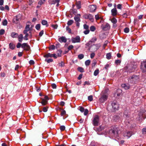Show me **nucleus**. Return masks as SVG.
<instances>
[{
	"label": "nucleus",
	"instance_id": "nucleus-1",
	"mask_svg": "<svg viewBox=\"0 0 146 146\" xmlns=\"http://www.w3.org/2000/svg\"><path fill=\"white\" fill-rule=\"evenodd\" d=\"M83 17L86 19H89L92 22H93L94 21L93 17L91 15L85 14L83 15Z\"/></svg>",
	"mask_w": 146,
	"mask_h": 146
},
{
	"label": "nucleus",
	"instance_id": "nucleus-2",
	"mask_svg": "<svg viewBox=\"0 0 146 146\" xmlns=\"http://www.w3.org/2000/svg\"><path fill=\"white\" fill-rule=\"evenodd\" d=\"M124 137L126 139H128L132 135L131 132L128 131H125L123 133Z\"/></svg>",
	"mask_w": 146,
	"mask_h": 146
},
{
	"label": "nucleus",
	"instance_id": "nucleus-3",
	"mask_svg": "<svg viewBox=\"0 0 146 146\" xmlns=\"http://www.w3.org/2000/svg\"><path fill=\"white\" fill-rule=\"evenodd\" d=\"M99 121V117L98 115H96L94 117L93 120V124L94 126L98 125Z\"/></svg>",
	"mask_w": 146,
	"mask_h": 146
},
{
	"label": "nucleus",
	"instance_id": "nucleus-4",
	"mask_svg": "<svg viewBox=\"0 0 146 146\" xmlns=\"http://www.w3.org/2000/svg\"><path fill=\"white\" fill-rule=\"evenodd\" d=\"M80 38L79 36H77L75 38H73L72 39V41L73 43L79 42H80Z\"/></svg>",
	"mask_w": 146,
	"mask_h": 146
},
{
	"label": "nucleus",
	"instance_id": "nucleus-5",
	"mask_svg": "<svg viewBox=\"0 0 146 146\" xmlns=\"http://www.w3.org/2000/svg\"><path fill=\"white\" fill-rule=\"evenodd\" d=\"M141 69L143 72L146 71V62H143L141 63Z\"/></svg>",
	"mask_w": 146,
	"mask_h": 146
},
{
	"label": "nucleus",
	"instance_id": "nucleus-6",
	"mask_svg": "<svg viewBox=\"0 0 146 146\" xmlns=\"http://www.w3.org/2000/svg\"><path fill=\"white\" fill-rule=\"evenodd\" d=\"M108 96L106 95H104L99 99L100 102H104L107 99Z\"/></svg>",
	"mask_w": 146,
	"mask_h": 146
},
{
	"label": "nucleus",
	"instance_id": "nucleus-7",
	"mask_svg": "<svg viewBox=\"0 0 146 146\" xmlns=\"http://www.w3.org/2000/svg\"><path fill=\"white\" fill-rule=\"evenodd\" d=\"M113 108V111H115L118 110L119 108V105L115 102H113L112 104Z\"/></svg>",
	"mask_w": 146,
	"mask_h": 146
},
{
	"label": "nucleus",
	"instance_id": "nucleus-8",
	"mask_svg": "<svg viewBox=\"0 0 146 146\" xmlns=\"http://www.w3.org/2000/svg\"><path fill=\"white\" fill-rule=\"evenodd\" d=\"M21 47L24 50H28L30 48L29 46L27 43H24L21 45Z\"/></svg>",
	"mask_w": 146,
	"mask_h": 146
},
{
	"label": "nucleus",
	"instance_id": "nucleus-9",
	"mask_svg": "<svg viewBox=\"0 0 146 146\" xmlns=\"http://www.w3.org/2000/svg\"><path fill=\"white\" fill-rule=\"evenodd\" d=\"M30 30V25H27L25 28V29L23 31V33H28L31 34V33Z\"/></svg>",
	"mask_w": 146,
	"mask_h": 146
},
{
	"label": "nucleus",
	"instance_id": "nucleus-10",
	"mask_svg": "<svg viewBox=\"0 0 146 146\" xmlns=\"http://www.w3.org/2000/svg\"><path fill=\"white\" fill-rule=\"evenodd\" d=\"M30 30V25H27L25 28V29L23 31V33H28L31 34V33Z\"/></svg>",
	"mask_w": 146,
	"mask_h": 146
},
{
	"label": "nucleus",
	"instance_id": "nucleus-11",
	"mask_svg": "<svg viewBox=\"0 0 146 146\" xmlns=\"http://www.w3.org/2000/svg\"><path fill=\"white\" fill-rule=\"evenodd\" d=\"M90 10L91 12L95 11L96 9V7L95 5H91L89 6Z\"/></svg>",
	"mask_w": 146,
	"mask_h": 146
},
{
	"label": "nucleus",
	"instance_id": "nucleus-12",
	"mask_svg": "<svg viewBox=\"0 0 146 146\" xmlns=\"http://www.w3.org/2000/svg\"><path fill=\"white\" fill-rule=\"evenodd\" d=\"M101 27L102 29L104 30H107L110 29V26L108 24H106V25L104 26L103 25H102L101 26Z\"/></svg>",
	"mask_w": 146,
	"mask_h": 146
},
{
	"label": "nucleus",
	"instance_id": "nucleus-13",
	"mask_svg": "<svg viewBox=\"0 0 146 146\" xmlns=\"http://www.w3.org/2000/svg\"><path fill=\"white\" fill-rule=\"evenodd\" d=\"M122 90L120 89H117L114 95L115 97L119 96L122 93Z\"/></svg>",
	"mask_w": 146,
	"mask_h": 146
},
{
	"label": "nucleus",
	"instance_id": "nucleus-14",
	"mask_svg": "<svg viewBox=\"0 0 146 146\" xmlns=\"http://www.w3.org/2000/svg\"><path fill=\"white\" fill-rule=\"evenodd\" d=\"M80 15L78 14L74 17V20L76 22H79L80 21Z\"/></svg>",
	"mask_w": 146,
	"mask_h": 146
},
{
	"label": "nucleus",
	"instance_id": "nucleus-15",
	"mask_svg": "<svg viewBox=\"0 0 146 146\" xmlns=\"http://www.w3.org/2000/svg\"><path fill=\"white\" fill-rule=\"evenodd\" d=\"M25 35V36L24 37V39L25 40H28V38H31V33L29 34V33H24Z\"/></svg>",
	"mask_w": 146,
	"mask_h": 146
},
{
	"label": "nucleus",
	"instance_id": "nucleus-16",
	"mask_svg": "<svg viewBox=\"0 0 146 146\" xmlns=\"http://www.w3.org/2000/svg\"><path fill=\"white\" fill-rule=\"evenodd\" d=\"M110 20L112 23L113 24V26L114 27H116V23L117 22V19L113 17L110 19Z\"/></svg>",
	"mask_w": 146,
	"mask_h": 146
},
{
	"label": "nucleus",
	"instance_id": "nucleus-17",
	"mask_svg": "<svg viewBox=\"0 0 146 146\" xmlns=\"http://www.w3.org/2000/svg\"><path fill=\"white\" fill-rule=\"evenodd\" d=\"M121 86L125 90H128L130 88L129 85L128 84H122Z\"/></svg>",
	"mask_w": 146,
	"mask_h": 146
},
{
	"label": "nucleus",
	"instance_id": "nucleus-18",
	"mask_svg": "<svg viewBox=\"0 0 146 146\" xmlns=\"http://www.w3.org/2000/svg\"><path fill=\"white\" fill-rule=\"evenodd\" d=\"M20 15H17L13 19V22L15 23H17V22L19 21L20 18Z\"/></svg>",
	"mask_w": 146,
	"mask_h": 146
},
{
	"label": "nucleus",
	"instance_id": "nucleus-19",
	"mask_svg": "<svg viewBox=\"0 0 146 146\" xmlns=\"http://www.w3.org/2000/svg\"><path fill=\"white\" fill-rule=\"evenodd\" d=\"M66 39L64 37V36H62L59 38V41L60 42H66Z\"/></svg>",
	"mask_w": 146,
	"mask_h": 146
},
{
	"label": "nucleus",
	"instance_id": "nucleus-20",
	"mask_svg": "<svg viewBox=\"0 0 146 146\" xmlns=\"http://www.w3.org/2000/svg\"><path fill=\"white\" fill-rule=\"evenodd\" d=\"M111 14L113 16H115L117 14V11L116 8H113L111 10Z\"/></svg>",
	"mask_w": 146,
	"mask_h": 146
},
{
	"label": "nucleus",
	"instance_id": "nucleus-21",
	"mask_svg": "<svg viewBox=\"0 0 146 146\" xmlns=\"http://www.w3.org/2000/svg\"><path fill=\"white\" fill-rule=\"evenodd\" d=\"M97 40V38L96 37H94L89 41V43L90 44V43H94Z\"/></svg>",
	"mask_w": 146,
	"mask_h": 146
},
{
	"label": "nucleus",
	"instance_id": "nucleus-22",
	"mask_svg": "<svg viewBox=\"0 0 146 146\" xmlns=\"http://www.w3.org/2000/svg\"><path fill=\"white\" fill-rule=\"evenodd\" d=\"M41 23L43 25H46V27H48V24L46 20H42Z\"/></svg>",
	"mask_w": 146,
	"mask_h": 146
},
{
	"label": "nucleus",
	"instance_id": "nucleus-23",
	"mask_svg": "<svg viewBox=\"0 0 146 146\" xmlns=\"http://www.w3.org/2000/svg\"><path fill=\"white\" fill-rule=\"evenodd\" d=\"M76 5L78 9H80L81 8V2L80 1L76 2Z\"/></svg>",
	"mask_w": 146,
	"mask_h": 146
},
{
	"label": "nucleus",
	"instance_id": "nucleus-24",
	"mask_svg": "<svg viewBox=\"0 0 146 146\" xmlns=\"http://www.w3.org/2000/svg\"><path fill=\"white\" fill-rule=\"evenodd\" d=\"M23 38V35L22 34H20L18 36V40L19 42H21Z\"/></svg>",
	"mask_w": 146,
	"mask_h": 146
},
{
	"label": "nucleus",
	"instance_id": "nucleus-25",
	"mask_svg": "<svg viewBox=\"0 0 146 146\" xmlns=\"http://www.w3.org/2000/svg\"><path fill=\"white\" fill-rule=\"evenodd\" d=\"M18 36V34L14 32L12 33L11 34V36L13 38L17 37Z\"/></svg>",
	"mask_w": 146,
	"mask_h": 146
},
{
	"label": "nucleus",
	"instance_id": "nucleus-26",
	"mask_svg": "<svg viewBox=\"0 0 146 146\" xmlns=\"http://www.w3.org/2000/svg\"><path fill=\"white\" fill-rule=\"evenodd\" d=\"M47 102L48 101H47V100H45L42 99V101L41 102V103L44 106L47 104Z\"/></svg>",
	"mask_w": 146,
	"mask_h": 146
},
{
	"label": "nucleus",
	"instance_id": "nucleus-27",
	"mask_svg": "<svg viewBox=\"0 0 146 146\" xmlns=\"http://www.w3.org/2000/svg\"><path fill=\"white\" fill-rule=\"evenodd\" d=\"M52 54L50 53H48L44 56V57L45 58L52 57Z\"/></svg>",
	"mask_w": 146,
	"mask_h": 146
},
{
	"label": "nucleus",
	"instance_id": "nucleus-28",
	"mask_svg": "<svg viewBox=\"0 0 146 146\" xmlns=\"http://www.w3.org/2000/svg\"><path fill=\"white\" fill-rule=\"evenodd\" d=\"M9 48L11 49H14L15 48V45L12 43H10L9 45Z\"/></svg>",
	"mask_w": 146,
	"mask_h": 146
},
{
	"label": "nucleus",
	"instance_id": "nucleus-29",
	"mask_svg": "<svg viewBox=\"0 0 146 146\" xmlns=\"http://www.w3.org/2000/svg\"><path fill=\"white\" fill-rule=\"evenodd\" d=\"M62 51L61 50H59L57 52V56L58 57H60L61 56Z\"/></svg>",
	"mask_w": 146,
	"mask_h": 146
},
{
	"label": "nucleus",
	"instance_id": "nucleus-30",
	"mask_svg": "<svg viewBox=\"0 0 146 146\" xmlns=\"http://www.w3.org/2000/svg\"><path fill=\"white\" fill-rule=\"evenodd\" d=\"M137 76H133L131 77L130 78H129V80L131 81H134L136 78H137Z\"/></svg>",
	"mask_w": 146,
	"mask_h": 146
},
{
	"label": "nucleus",
	"instance_id": "nucleus-31",
	"mask_svg": "<svg viewBox=\"0 0 146 146\" xmlns=\"http://www.w3.org/2000/svg\"><path fill=\"white\" fill-rule=\"evenodd\" d=\"M45 1V0H40L38 3V4L41 5L43 4Z\"/></svg>",
	"mask_w": 146,
	"mask_h": 146
},
{
	"label": "nucleus",
	"instance_id": "nucleus-32",
	"mask_svg": "<svg viewBox=\"0 0 146 146\" xmlns=\"http://www.w3.org/2000/svg\"><path fill=\"white\" fill-rule=\"evenodd\" d=\"M90 29L91 31H94L96 30V28L94 26H92L90 27Z\"/></svg>",
	"mask_w": 146,
	"mask_h": 146
},
{
	"label": "nucleus",
	"instance_id": "nucleus-33",
	"mask_svg": "<svg viewBox=\"0 0 146 146\" xmlns=\"http://www.w3.org/2000/svg\"><path fill=\"white\" fill-rule=\"evenodd\" d=\"M111 54L110 53H108L106 54V58L108 59H110L111 58Z\"/></svg>",
	"mask_w": 146,
	"mask_h": 146
},
{
	"label": "nucleus",
	"instance_id": "nucleus-34",
	"mask_svg": "<svg viewBox=\"0 0 146 146\" xmlns=\"http://www.w3.org/2000/svg\"><path fill=\"white\" fill-rule=\"evenodd\" d=\"M74 22V21L72 20H70L68 21L67 23V24L68 25H71Z\"/></svg>",
	"mask_w": 146,
	"mask_h": 146
},
{
	"label": "nucleus",
	"instance_id": "nucleus-35",
	"mask_svg": "<svg viewBox=\"0 0 146 146\" xmlns=\"http://www.w3.org/2000/svg\"><path fill=\"white\" fill-rule=\"evenodd\" d=\"M45 60L48 63L52 62L53 61V60L51 58H50L48 59H46Z\"/></svg>",
	"mask_w": 146,
	"mask_h": 146
},
{
	"label": "nucleus",
	"instance_id": "nucleus-36",
	"mask_svg": "<svg viewBox=\"0 0 146 146\" xmlns=\"http://www.w3.org/2000/svg\"><path fill=\"white\" fill-rule=\"evenodd\" d=\"M7 21L6 19L4 20L3 22V25L5 26L7 25Z\"/></svg>",
	"mask_w": 146,
	"mask_h": 146
},
{
	"label": "nucleus",
	"instance_id": "nucleus-37",
	"mask_svg": "<svg viewBox=\"0 0 146 146\" xmlns=\"http://www.w3.org/2000/svg\"><path fill=\"white\" fill-rule=\"evenodd\" d=\"M90 61L89 60H88L85 61V64L86 66H88L90 64Z\"/></svg>",
	"mask_w": 146,
	"mask_h": 146
},
{
	"label": "nucleus",
	"instance_id": "nucleus-38",
	"mask_svg": "<svg viewBox=\"0 0 146 146\" xmlns=\"http://www.w3.org/2000/svg\"><path fill=\"white\" fill-rule=\"evenodd\" d=\"M99 71L98 70H95L94 72V75L95 76H97L99 73Z\"/></svg>",
	"mask_w": 146,
	"mask_h": 146
},
{
	"label": "nucleus",
	"instance_id": "nucleus-39",
	"mask_svg": "<svg viewBox=\"0 0 146 146\" xmlns=\"http://www.w3.org/2000/svg\"><path fill=\"white\" fill-rule=\"evenodd\" d=\"M101 18L99 15L98 14L96 15L95 16V19L96 20H98Z\"/></svg>",
	"mask_w": 146,
	"mask_h": 146
},
{
	"label": "nucleus",
	"instance_id": "nucleus-40",
	"mask_svg": "<svg viewBox=\"0 0 146 146\" xmlns=\"http://www.w3.org/2000/svg\"><path fill=\"white\" fill-rule=\"evenodd\" d=\"M56 3L55 2V0H51L50 2L49 3L50 4H56Z\"/></svg>",
	"mask_w": 146,
	"mask_h": 146
},
{
	"label": "nucleus",
	"instance_id": "nucleus-41",
	"mask_svg": "<svg viewBox=\"0 0 146 146\" xmlns=\"http://www.w3.org/2000/svg\"><path fill=\"white\" fill-rule=\"evenodd\" d=\"M78 69L79 71L81 72H83L84 71V69L81 67L78 68Z\"/></svg>",
	"mask_w": 146,
	"mask_h": 146
},
{
	"label": "nucleus",
	"instance_id": "nucleus-42",
	"mask_svg": "<svg viewBox=\"0 0 146 146\" xmlns=\"http://www.w3.org/2000/svg\"><path fill=\"white\" fill-rule=\"evenodd\" d=\"M84 115H86L88 113V109H86L84 110Z\"/></svg>",
	"mask_w": 146,
	"mask_h": 146
},
{
	"label": "nucleus",
	"instance_id": "nucleus-43",
	"mask_svg": "<svg viewBox=\"0 0 146 146\" xmlns=\"http://www.w3.org/2000/svg\"><path fill=\"white\" fill-rule=\"evenodd\" d=\"M84 56L82 54H81L78 55V57L80 59H82L84 58Z\"/></svg>",
	"mask_w": 146,
	"mask_h": 146
},
{
	"label": "nucleus",
	"instance_id": "nucleus-44",
	"mask_svg": "<svg viewBox=\"0 0 146 146\" xmlns=\"http://www.w3.org/2000/svg\"><path fill=\"white\" fill-rule=\"evenodd\" d=\"M84 28L86 30L89 29V27L88 25L86 24H84Z\"/></svg>",
	"mask_w": 146,
	"mask_h": 146
},
{
	"label": "nucleus",
	"instance_id": "nucleus-45",
	"mask_svg": "<svg viewBox=\"0 0 146 146\" xmlns=\"http://www.w3.org/2000/svg\"><path fill=\"white\" fill-rule=\"evenodd\" d=\"M5 33V30L3 29H1L0 30V35H3Z\"/></svg>",
	"mask_w": 146,
	"mask_h": 146
},
{
	"label": "nucleus",
	"instance_id": "nucleus-46",
	"mask_svg": "<svg viewBox=\"0 0 146 146\" xmlns=\"http://www.w3.org/2000/svg\"><path fill=\"white\" fill-rule=\"evenodd\" d=\"M35 28L36 29L38 30L40 29V25L39 24H37L35 27Z\"/></svg>",
	"mask_w": 146,
	"mask_h": 146
},
{
	"label": "nucleus",
	"instance_id": "nucleus-47",
	"mask_svg": "<svg viewBox=\"0 0 146 146\" xmlns=\"http://www.w3.org/2000/svg\"><path fill=\"white\" fill-rule=\"evenodd\" d=\"M88 99L89 100L91 101L93 100V97L92 96H90L88 97Z\"/></svg>",
	"mask_w": 146,
	"mask_h": 146
},
{
	"label": "nucleus",
	"instance_id": "nucleus-48",
	"mask_svg": "<svg viewBox=\"0 0 146 146\" xmlns=\"http://www.w3.org/2000/svg\"><path fill=\"white\" fill-rule=\"evenodd\" d=\"M129 29L128 28H126L124 29V31L125 33H128L129 32Z\"/></svg>",
	"mask_w": 146,
	"mask_h": 146
},
{
	"label": "nucleus",
	"instance_id": "nucleus-49",
	"mask_svg": "<svg viewBox=\"0 0 146 146\" xmlns=\"http://www.w3.org/2000/svg\"><path fill=\"white\" fill-rule=\"evenodd\" d=\"M90 32V31L89 29L86 30V31H84V33L85 35H87Z\"/></svg>",
	"mask_w": 146,
	"mask_h": 146
},
{
	"label": "nucleus",
	"instance_id": "nucleus-50",
	"mask_svg": "<svg viewBox=\"0 0 146 146\" xmlns=\"http://www.w3.org/2000/svg\"><path fill=\"white\" fill-rule=\"evenodd\" d=\"M73 47L74 46L72 45H71L69 46L68 48V49L69 50H70L73 48Z\"/></svg>",
	"mask_w": 146,
	"mask_h": 146
},
{
	"label": "nucleus",
	"instance_id": "nucleus-51",
	"mask_svg": "<svg viewBox=\"0 0 146 146\" xmlns=\"http://www.w3.org/2000/svg\"><path fill=\"white\" fill-rule=\"evenodd\" d=\"M65 127L64 126L62 125L60 127V129L61 131H63L65 129Z\"/></svg>",
	"mask_w": 146,
	"mask_h": 146
},
{
	"label": "nucleus",
	"instance_id": "nucleus-52",
	"mask_svg": "<svg viewBox=\"0 0 146 146\" xmlns=\"http://www.w3.org/2000/svg\"><path fill=\"white\" fill-rule=\"evenodd\" d=\"M121 61L120 60H117L115 61V62L117 64H120L121 63Z\"/></svg>",
	"mask_w": 146,
	"mask_h": 146
},
{
	"label": "nucleus",
	"instance_id": "nucleus-53",
	"mask_svg": "<svg viewBox=\"0 0 146 146\" xmlns=\"http://www.w3.org/2000/svg\"><path fill=\"white\" fill-rule=\"evenodd\" d=\"M142 132L143 134H145L146 133V128H144L142 129Z\"/></svg>",
	"mask_w": 146,
	"mask_h": 146
},
{
	"label": "nucleus",
	"instance_id": "nucleus-54",
	"mask_svg": "<svg viewBox=\"0 0 146 146\" xmlns=\"http://www.w3.org/2000/svg\"><path fill=\"white\" fill-rule=\"evenodd\" d=\"M49 48L50 49L54 50L55 48V46L53 45H51L50 46Z\"/></svg>",
	"mask_w": 146,
	"mask_h": 146
},
{
	"label": "nucleus",
	"instance_id": "nucleus-55",
	"mask_svg": "<svg viewBox=\"0 0 146 146\" xmlns=\"http://www.w3.org/2000/svg\"><path fill=\"white\" fill-rule=\"evenodd\" d=\"M51 86L53 89H56V86L55 84H52Z\"/></svg>",
	"mask_w": 146,
	"mask_h": 146
},
{
	"label": "nucleus",
	"instance_id": "nucleus-56",
	"mask_svg": "<svg viewBox=\"0 0 146 146\" xmlns=\"http://www.w3.org/2000/svg\"><path fill=\"white\" fill-rule=\"evenodd\" d=\"M42 111L44 112H46L47 111V108L46 107H44L42 109Z\"/></svg>",
	"mask_w": 146,
	"mask_h": 146
},
{
	"label": "nucleus",
	"instance_id": "nucleus-57",
	"mask_svg": "<svg viewBox=\"0 0 146 146\" xmlns=\"http://www.w3.org/2000/svg\"><path fill=\"white\" fill-rule=\"evenodd\" d=\"M80 110L81 112H83L84 111V109L82 107H80Z\"/></svg>",
	"mask_w": 146,
	"mask_h": 146
},
{
	"label": "nucleus",
	"instance_id": "nucleus-58",
	"mask_svg": "<svg viewBox=\"0 0 146 146\" xmlns=\"http://www.w3.org/2000/svg\"><path fill=\"white\" fill-rule=\"evenodd\" d=\"M52 57H53L54 58H57V57H58L57 55H56L55 54H52Z\"/></svg>",
	"mask_w": 146,
	"mask_h": 146
},
{
	"label": "nucleus",
	"instance_id": "nucleus-59",
	"mask_svg": "<svg viewBox=\"0 0 146 146\" xmlns=\"http://www.w3.org/2000/svg\"><path fill=\"white\" fill-rule=\"evenodd\" d=\"M62 115H63L66 114V111L65 110H62L61 113Z\"/></svg>",
	"mask_w": 146,
	"mask_h": 146
},
{
	"label": "nucleus",
	"instance_id": "nucleus-60",
	"mask_svg": "<svg viewBox=\"0 0 146 146\" xmlns=\"http://www.w3.org/2000/svg\"><path fill=\"white\" fill-rule=\"evenodd\" d=\"M51 26H52V27H53L55 29H56L58 27V26L56 25H51Z\"/></svg>",
	"mask_w": 146,
	"mask_h": 146
},
{
	"label": "nucleus",
	"instance_id": "nucleus-61",
	"mask_svg": "<svg viewBox=\"0 0 146 146\" xmlns=\"http://www.w3.org/2000/svg\"><path fill=\"white\" fill-rule=\"evenodd\" d=\"M22 44L20 43H18L17 45V48H19L21 46Z\"/></svg>",
	"mask_w": 146,
	"mask_h": 146
},
{
	"label": "nucleus",
	"instance_id": "nucleus-62",
	"mask_svg": "<svg viewBox=\"0 0 146 146\" xmlns=\"http://www.w3.org/2000/svg\"><path fill=\"white\" fill-rule=\"evenodd\" d=\"M29 63L30 64L32 65L34 64V62L33 60H30L29 62Z\"/></svg>",
	"mask_w": 146,
	"mask_h": 146
},
{
	"label": "nucleus",
	"instance_id": "nucleus-63",
	"mask_svg": "<svg viewBox=\"0 0 146 146\" xmlns=\"http://www.w3.org/2000/svg\"><path fill=\"white\" fill-rule=\"evenodd\" d=\"M33 2V0H29V4L30 5H31Z\"/></svg>",
	"mask_w": 146,
	"mask_h": 146
},
{
	"label": "nucleus",
	"instance_id": "nucleus-64",
	"mask_svg": "<svg viewBox=\"0 0 146 146\" xmlns=\"http://www.w3.org/2000/svg\"><path fill=\"white\" fill-rule=\"evenodd\" d=\"M5 75V74L4 72H2L1 73V76L2 77H4Z\"/></svg>",
	"mask_w": 146,
	"mask_h": 146
}]
</instances>
